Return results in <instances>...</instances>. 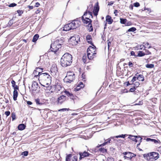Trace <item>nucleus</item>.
Returning <instances> with one entry per match:
<instances>
[{
    "instance_id": "obj_64",
    "label": "nucleus",
    "mask_w": 161,
    "mask_h": 161,
    "mask_svg": "<svg viewBox=\"0 0 161 161\" xmlns=\"http://www.w3.org/2000/svg\"><path fill=\"white\" fill-rule=\"evenodd\" d=\"M158 150L159 151L160 153L161 154V147L158 148Z\"/></svg>"
},
{
    "instance_id": "obj_39",
    "label": "nucleus",
    "mask_w": 161,
    "mask_h": 161,
    "mask_svg": "<svg viewBox=\"0 0 161 161\" xmlns=\"http://www.w3.org/2000/svg\"><path fill=\"white\" fill-rule=\"evenodd\" d=\"M17 12L19 14V15L20 16L23 13V11L22 10H17Z\"/></svg>"
},
{
    "instance_id": "obj_52",
    "label": "nucleus",
    "mask_w": 161,
    "mask_h": 161,
    "mask_svg": "<svg viewBox=\"0 0 161 161\" xmlns=\"http://www.w3.org/2000/svg\"><path fill=\"white\" fill-rule=\"evenodd\" d=\"M11 83L12 84V86H15V82L14 80H12Z\"/></svg>"
},
{
    "instance_id": "obj_35",
    "label": "nucleus",
    "mask_w": 161,
    "mask_h": 161,
    "mask_svg": "<svg viewBox=\"0 0 161 161\" xmlns=\"http://www.w3.org/2000/svg\"><path fill=\"white\" fill-rule=\"evenodd\" d=\"M11 117H12L13 120H15L16 118V115H15V113H12Z\"/></svg>"
},
{
    "instance_id": "obj_14",
    "label": "nucleus",
    "mask_w": 161,
    "mask_h": 161,
    "mask_svg": "<svg viewBox=\"0 0 161 161\" xmlns=\"http://www.w3.org/2000/svg\"><path fill=\"white\" fill-rule=\"evenodd\" d=\"M50 70L52 73H56L57 72V67L55 64H53L52 65L51 68Z\"/></svg>"
},
{
    "instance_id": "obj_3",
    "label": "nucleus",
    "mask_w": 161,
    "mask_h": 161,
    "mask_svg": "<svg viewBox=\"0 0 161 161\" xmlns=\"http://www.w3.org/2000/svg\"><path fill=\"white\" fill-rule=\"evenodd\" d=\"M63 42L62 39L57 40L51 44L50 49L54 53L58 54L59 49L61 47V45L63 44Z\"/></svg>"
},
{
    "instance_id": "obj_44",
    "label": "nucleus",
    "mask_w": 161,
    "mask_h": 161,
    "mask_svg": "<svg viewBox=\"0 0 161 161\" xmlns=\"http://www.w3.org/2000/svg\"><path fill=\"white\" fill-rule=\"evenodd\" d=\"M13 23V21L12 20H10L9 21L8 23V26H11L12 25Z\"/></svg>"
},
{
    "instance_id": "obj_51",
    "label": "nucleus",
    "mask_w": 161,
    "mask_h": 161,
    "mask_svg": "<svg viewBox=\"0 0 161 161\" xmlns=\"http://www.w3.org/2000/svg\"><path fill=\"white\" fill-rule=\"evenodd\" d=\"M68 109L67 108H62V109H61L59 110L58 111H68Z\"/></svg>"
},
{
    "instance_id": "obj_43",
    "label": "nucleus",
    "mask_w": 161,
    "mask_h": 161,
    "mask_svg": "<svg viewBox=\"0 0 161 161\" xmlns=\"http://www.w3.org/2000/svg\"><path fill=\"white\" fill-rule=\"evenodd\" d=\"M43 68H39V67H37L36 69V70H37L38 71H40L41 72V71H42V70H43Z\"/></svg>"
},
{
    "instance_id": "obj_60",
    "label": "nucleus",
    "mask_w": 161,
    "mask_h": 161,
    "mask_svg": "<svg viewBox=\"0 0 161 161\" xmlns=\"http://www.w3.org/2000/svg\"><path fill=\"white\" fill-rule=\"evenodd\" d=\"M130 54H131V55L132 56H136L135 55V52L134 51H131L130 52Z\"/></svg>"
},
{
    "instance_id": "obj_42",
    "label": "nucleus",
    "mask_w": 161,
    "mask_h": 161,
    "mask_svg": "<svg viewBox=\"0 0 161 161\" xmlns=\"http://www.w3.org/2000/svg\"><path fill=\"white\" fill-rule=\"evenodd\" d=\"M152 142H153L155 143H157L160 142V141L159 140H156L155 139H153Z\"/></svg>"
},
{
    "instance_id": "obj_61",
    "label": "nucleus",
    "mask_w": 161,
    "mask_h": 161,
    "mask_svg": "<svg viewBox=\"0 0 161 161\" xmlns=\"http://www.w3.org/2000/svg\"><path fill=\"white\" fill-rule=\"evenodd\" d=\"M39 5H40V3H39L37 2L36 3L35 7H38Z\"/></svg>"
},
{
    "instance_id": "obj_17",
    "label": "nucleus",
    "mask_w": 161,
    "mask_h": 161,
    "mask_svg": "<svg viewBox=\"0 0 161 161\" xmlns=\"http://www.w3.org/2000/svg\"><path fill=\"white\" fill-rule=\"evenodd\" d=\"M106 21L109 24H111L113 22V19L109 15H107L106 17Z\"/></svg>"
},
{
    "instance_id": "obj_13",
    "label": "nucleus",
    "mask_w": 161,
    "mask_h": 161,
    "mask_svg": "<svg viewBox=\"0 0 161 161\" xmlns=\"http://www.w3.org/2000/svg\"><path fill=\"white\" fill-rule=\"evenodd\" d=\"M96 53L88 52L87 55L88 58L90 60L96 57Z\"/></svg>"
},
{
    "instance_id": "obj_34",
    "label": "nucleus",
    "mask_w": 161,
    "mask_h": 161,
    "mask_svg": "<svg viewBox=\"0 0 161 161\" xmlns=\"http://www.w3.org/2000/svg\"><path fill=\"white\" fill-rule=\"evenodd\" d=\"M99 151L101 152L104 153L107 151V150L105 149L104 148H101L99 149Z\"/></svg>"
},
{
    "instance_id": "obj_12",
    "label": "nucleus",
    "mask_w": 161,
    "mask_h": 161,
    "mask_svg": "<svg viewBox=\"0 0 161 161\" xmlns=\"http://www.w3.org/2000/svg\"><path fill=\"white\" fill-rule=\"evenodd\" d=\"M38 84L35 81H33L32 82V85L31 86V90L33 92L34 91H36L38 87Z\"/></svg>"
},
{
    "instance_id": "obj_15",
    "label": "nucleus",
    "mask_w": 161,
    "mask_h": 161,
    "mask_svg": "<svg viewBox=\"0 0 161 161\" xmlns=\"http://www.w3.org/2000/svg\"><path fill=\"white\" fill-rule=\"evenodd\" d=\"M128 138L130 139L133 141L135 138L138 139L139 138V137H140V136H133L131 135H128Z\"/></svg>"
},
{
    "instance_id": "obj_56",
    "label": "nucleus",
    "mask_w": 161,
    "mask_h": 161,
    "mask_svg": "<svg viewBox=\"0 0 161 161\" xmlns=\"http://www.w3.org/2000/svg\"><path fill=\"white\" fill-rule=\"evenodd\" d=\"M118 10H115L114 11V14H115V16L117 15Z\"/></svg>"
},
{
    "instance_id": "obj_4",
    "label": "nucleus",
    "mask_w": 161,
    "mask_h": 161,
    "mask_svg": "<svg viewBox=\"0 0 161 161\" xmlns=\"http://www.w3.org/2000/svg\"><path fill=\"white\" fill-rule=\"evenodd\" d=\"M75 22H77V21H73L65 25L63 27V30L68 31L71 30L75 29L78 26Z\"/></svg>"
},
{
    "instance_id": "obj_2",
    "label": "nucleus",
    "mask_w": 161,
    "mask_h": 161,
    "mask_svg": "<svg viewBox=\"0 0 161 161\" xmlns=\"http://www.w3.org/2000/svg\"><path fill=\"white\" fill-rule=\"evenodd\" d=\"M72 55L68 53H65L61 59V65L63 67L70 65L72 62Z\"/></svg>"
},
{
    "instance_id": "obj_63",
    "label": "nucleus",
    "mask_w": 161,
    "mask_h": 161,
    "mask_svg": "<svg viewBox=\"0 0 161 161\" xmlns=\"http://www.w3.org/2000/svg\"><path fill=\"white\" fill-rule=\"evenodd\" d=\"M111 42H108V48L109 49L110 46L111 45Z\"/></svg>"
},
{
    "instance_id": "obj_59",
    "label": "nucleus",
    "mask_w": 161,
    "mask_h": 161,
    "mask_svg": "<svg viewBox=\"0 0 161 161\" xmlns=\"http://www.w3.org/2000/svg\"><path fill=\"white\" fill-rule=\"evenodd\" d=\"M152 139H151L150 138H147L146 139V140L147 142L152 141Z\"/></svg>"
},
{
    "instance_id": "obj_18",
    "label": "nucleus",
    "mask_w": 161,
    "mask_h": 161,
    "mask_svg": "<svg viewBox=\"0 0 161 161\" xmlns=\"http://www.w3.org/2000/svg\"><path fill=\"white\" fill-rule=\"evenodd\" d=\"M94 47L92 46L89 47L87 49V53L88 52L96 53V47L95 46Z\"/></svg>"
},
{
    "instance_id": "obj_26",
    "label": "nucleus",
    "mask_w": 161,
    "mask_h": 161,
    "mask_svg": "<svg viewBox=\"0 0 161 161\" xmlns=\"http://www.w3.org/2000/svg\"><path fill=\"white\" fill-rule=\"evenodd\" d=\"M72 156V155L71 154L67 155L66 157V161H71V158Z\"/></svg>"
},
{
    "instance_id": "obj_11",
    "label": "nucleus",
    "mask_w": 161,
    "mask_h": 161,
    "mask_svg": "<svg viewBox=\"0 0 161 161\" xmlns=\"http://www.w3.org/2000/svg\"><path fill=\"white\" fill-rule=\"evenodd\" d=\"M66 99V96L63 95L60 96L58 98L57 102L58 103L61 104Z\"/></svg>"
},
{
    "instance_id": "obj_6",
    "label": "nucleus",
    "mask_w": 161,
    "mask_h": 161,
    "mask_svg": "<svg viewBox=\"0 0 161 161\" xmlns=\"http://www.w3.org/2000/svg\"><path fill=\"white\" fill-rule=\"evenodd\" d=\"M89 17H85L84 18L83 16L82 17V21L85 24H88V29L89 31H92L93 30L92 24V20L89 19Z\"/></svg>"
},
{
    "instance_id": "obj_10",
    "label": "nucleus",
    "mask_w": 161,
    "mask_h": 161,
    "mask_svg": "<svg viewBox=\"0 0 161 161\" xmlns=\"http://www.w3.org/2000/svg\"><path fill=\"white\" fill-rule=\"evenodd\" d=\"M79 154L80 155V158H79V160H81L82 159L84 158L87 157L91 155L90 153L86 151H84L83 153H80Z\"/></svg>"
},
{
    "instance_id": "obj_8",
    "label": "nucleus",
    "mask_w": 161,
    "mask_h": 161,
    "mask_svg": "<svg viewBox=\"0 0 161 161\" xmlns=\"http://www.w3.org/2000/svg\"><path fill=\"white\" fill-rule=\"evenodd\" d=\"M148 156L149 157H151V158H153L155 160L158 159L159 157V154L158 153L154 152H152L148 154Z\"/></svg>"
},
{
    "instance_id": "obj_46",
    "label": "nucleus",
    "mask_w": 161,
    "mask_h": 161,
    "mask_svg": "<svg viewBox=\"0 0 161 161\" xmlns=\"http://www.w3.org/2000/svg\"><path fill=\"white\" fill-rule=\"evenodd\" d=\"M134 6L137 7L140 6V4L139 3L136 2L134 3Z\"/></svg>"
},
{
    "instance_id": "obj_37",
    "label": "nucleus",
    "mask_w": 161,
    "mask_h": 161,
    "mask_svg": "<svg viewBox=\"0 0 161 161\" xmlns=\"http://www.w3.org/2000/svg\"><path fill=\"white\" fill-rule=\"evenodd\" d=\"M106 161H114V159L112 157H109Z\"/></svg>"
},
{
    "instance_id": "obj_19",
    "label": "nucleus",
    "mask_w": 161,
    "mask_h": 161,
    "mask_svg": "<svg viewBox=\"0 0 161 161\" xmlns=\"http://www.w3.org/2000/svg\"><path fill=\"white\" fill-rule=\"evenodd\" d=\"M64 93H65V94L67 95L68 96L70 97L71 99H74V96L72 94L70 93L69 92L66 90L64 91Z\"/></svg>"
},
{
    "instance_id": "obj_58",
    "label": "nucleus",
    "mask_w": 161,
    "mask_h": 161,
    "mask_svg": "<svg viewBox=\"0 0 161 161\" xmlns=\"http://www.w3.org/2000/svg\"><path fill=\"white\" fill-rule=\"evenodd\" d=\"M114 3V2L112 1L110 2H108V5H112Z\"/></svg>"
},
{
    "instance_id": "obj_28",
    "label": "nucleus",
    "mask_w": 161,
    "mask_h": 161,
    "mask_svg": "<svg viewBox=\"0 0 161 161\" xmlns=\"http://www.w3.org/2000/svg\"><path fill=\"white\" fill-rule=\"evenodd\" d=\"M120 22L122 24H125L127 21V19H125L120 18Z\"/></svg>"
},
{
    "instance_id": "obj_31",
    "label": "nucleus",
    "mask_w": 161,
    "mask_h": 161,
    "mask_svg": "<svg viewBox=\"0 0 161 161\" xmlns=\"http://www.w3.org/2000/svg\"><path fill=\"white\" fill-rule=\"evenodd\" d=\"M128 134H124V135L122 134L121 135H119L118 136H116L115 137L116 138H118L119 137L125 138V136H128Z\"/></svg>"
},
{
    "instance_id": "obj_16",
    "label": "nucleus",
    "mask_w": 161,
    "mask_h": 161,
    "mask_svg": "<svg viewBox=\"0 0 161 161\" xmlns=\"http://www.w3.org/2000/svg\"><path fill=\"white\" fill-rule=\"evenodd\" d=\"M42 74V73H41L40 71H38L37 70L35 69L34 70L32 75H33L35 77H37L38 76V78H39V75Z\"/></svg>"
},
{
    "instance_id": "obj_53",
    "label": "nucleus",
    "mask_w": 161,
    "mask_h": 161,
    "mask_svg": "<svg viewBox=\"0 0 161 161\" xmlns=\"http://www.w3.org/2000/svg\"><path fill=\"white\" fill-rule=\"evenodd\" d=\"M124 155H126L127 154L132 155V153L131 152H125L123 153Z\"/></svg>"
},
{
    "instance_id": "obj_20",
    "label": "nucleus",
    "mask_w": 161,
    "mask_h": 161,
    "mask_svg": "<svg viewBox=\"0 0 161 161\" xmlns=\"http://www.w3.org/2000/svg\"><path fill=\"white\" fill-rule=\"evenodd\" d=\"M99 10V7L98 6L97 7H94L93 12L95 16H97V15Z\"/></svg>"
},
{
    "instance_id": "obj_57",
    "label": "nucleus",
    "mask_w": 161,
    "mask_h": 161,
    "mask_svg": "<svg viewBox=\"0 0 161 161\" xmlns=\"http://www.w3.org/2000/svg\"><path fill=\"white\" fill-rule=\"evenodd\" d=\"M133 64L132 63H131V62H130L128 63V65L129 66H130L131 67H132V66H133Z\"/></svg>"
},
{
    "instance_id": "obj_21",
    "label": "nucleus",
    "mask_w": 161,
    "mask_h": 161,
    "mask_svg": "<svg viewBox=\"0 0 161 161\" xmlns=\"http://www.w3.org/2000/svg\"><path fill=\"white\" fill-rule=\"evenodd\" d=\"M104 140L105 141L102 144V146H105L106 145H108L111 142V140L110 138L106 140L104 139Z\"/></svg>"
},
{
    "instance_id": "obj_32",
    "label": "nucleus",
    "mask_w": 161,
    "mask_h": 161,
    "mask_svg": "<svg viewBox=\"0 0 161 161\" xmlns=\"http://www.w3.org/2000/svg\"><path fill=\"white\" fill-rule=\"evenodd\" d=\"M136 28L134 27H131L130 29H129L128 30V31L129 32H134L136 30Z\"/></svg>"
},
{
    "instance_id": "obj_25",
    "label": "nucleus",
    "mask_w": 161,
    "mask_h": 161,
    "mask_svg": "<svg viewBox=\"0 0 161 161\" xmlns=\"http://www.w3.org/2000/svg\"><path fill=\"white\" fill-rule=\"evenodd\" d=\"M39 37V35L38 34H36L33 36L32 41L33 42H35L38 39Z\"/></svg>"
},
{
    "instance_id": "obj_24",
    "label": "nucleus",
    "mask_w": 161,
    "mask_h": 161,
    "mask_svg": "<svg viewBox=\"0 0 161 161\" xmlns=\"http://www.w3.org/2000/svg\"><path fill=\"white\" fill-rule=\"evenodd\" d=\"M137 79L140 81H143L144 80V78L143 75H137Z\"/></svg>"
},
{
    "instance_id": "obj_47",
    "label": "nucleus",
    "mask_w": 161,
    "mask_h": 161,
    "mask_svg": "<svg viewBox=\"0 0 161 161\" xmlns=\"http://www.w3.org/2000/svg\"><path fill=\"white\" fill-rule=\"evenodd\" d=\"M134 85L136 87L140 85V83L139 82H135L134 84Z\"/></svg>"
},
{
    "instance_id": "obj_23",
    "label": "nucleus",
    "mask_w": 161,
    "mask_h": 161,
    "mask_svg": "<svg viewBox=\"0 0 161 161\" xmlns=\"http://www.w3.org/2000/svg\"><path fill=\"white\" fill-rule=\"evenodd\" d=\"M18 93L17 90H14L13 92V99L14 101L17 100V97L18 96Z\"/></svg>"
},
{
    "instance_id": "obj_40",
    "label": "nucleus",
    "mask_w": 161,
    "mask_h": 161,
    "mask_svg": "<svg viewBox=\"0 0 161 161\" xmlns=\"http://www.w3.org/2000/svg\"><path fill=\"white\" fill-rule=\"evenodd\" d=\"M144 53L145 55H149L150 54H151V53L149 51V50H146L145 51V52Z\"/></svg>"
},
{
    "instance_id": "obj_5",
    "label": "nucleus",
    "mask_w": 161,
    "mask_h": 161,
    "mask_svg": "<svg viewBox=\"0 0 161 161\" xmlns=\"http://www.w3.org/2000/svg\"><path fill=\"white\" fill-rule=\"evenodd\" d=\"M75 78V74L72 72L69 71L67 72L64 80L66 83H70L73 81Z\"/></svg>"
},
{
    "instance_id": "obj_49",
    "label": "nucleus",
    "mask_w": 161,
    "mask_h": 161,
    "mask_svg": "<svg viewBox=\"0 0 161 161\" xmlns=\"http://www.w3.org/2000/svg\"><path fill=\"white\" fill-rule=\"evenodd\" d=\"M10 114V112L9 111H6L5 112V114L7 116H9Z\"/></svg>"
},
{
    "instance_id": "obj_7",
    "label": "nucleus",
    "mask_w": 161,
    "mask_h": 161,
    "mask_svg": "<svg viewBox=\"0 0 161 161\" xmlns=\"http://www.w3.org/2000/svg\"><path fill=\"white\" fill-rule=\"evenodd\" d=\"M92 5H90V6L87 7V9L86 10V11L85 12L83 15H87V14H88L90 16L89 17V18H93V16L92 15Z\"/></svg>"
},
{
    "instance_id": "obj_27",
    "label": "nucleus",
    "mask_w": 161,
    "mask_h": 161,
    "mask_svg": "<svg viewBox=\"0 0 161 161\" xmlns=\"http://www.w3.org/2000/svg\"><path fill=\"white\" fill-rule=\"evenodd\" d=\"M35 101L37 105H42L43 104L42 103L40 102V100L38 98L36 99Z\"/></svg>"
},
{
    "instance_id": "obj_41",
    "label": "nucleus",
    "mask_w": 161,
    "mask_h": 161,
    "mask_svg": "<svg viewBox=\"0 0 161 161\" xmlns=\"http://www.w3.org/2000/svg\"><path fill=\"white\" fill-rule=\"evenodd\" d=\"M86 56H85V55L83 56L82 57V59L83 62L85 63H86Z\"/></svg>"
},
{
    "instance_id": "obj_54",
    "label": "nucleus",
    "mask_w": 161,
    "mask_h": 161,
    "mask_svg": "<svg viewBox=\"0 0 161 161\" xmlns=\"http://www.w3.org/2000/svg\"><path fill=\"white\" fill-rule=\"evenodd\" d=\"M86 39L87 40H90L91 39V37L90 36H87L86 37Z\"/></svg>"
},
{
    "instance_id": "obj_55",
    "label": "nucleus",
    "mask_w": 161,
    "mask_h": 161,
    "mask_svg": "<svg viewBox=\"0 0 161 161\" xmlns=\"http://www.w3.org/2000/svg\"><path fill=\"white\" fill-rule=\"evenodd\" d=\"M26 103H27V104H28V105H31L32 104V103L31 101H27Z\"/></svg>"
},
{
    "instance_id": "obj_45",
    "label": "nucleus",
    "mask_w": 161,
    "mask_h": 161,
    "mask_svg": "<svg viewBox=\"0 0 161 161\" xmlns=\"http://www.w3.org/2000/svg\"><path fill=\"white\" fill-rule=\"evenodd\" d=\"M16 5H17L16 4L14 3H11L10 5H9V7H14V6H16Z\"/></svg>"
},
{
    "instance_id": "obj_48",
    "label": "nucleus",
    "mask_w": 161,
    "mask_h": 161,
    "mask_svg": "<svg viewBox=\"0 0 161 161\" xmlns=\"http://www.w3.org/2000/svg\"><path fill=\"white\" fill-rule=\"evenodd\" d=\"M14 89V90H17L19 89V87L17 85H15V86H13Z\"/></svg>"
},
{
    "instance_id": "obj_1",
    "label": "nucleus",
    "mask_w": 161,
    "mask_h": 161,
    "mask_svg": "<svg viewBox=\"0 0 161 161\" xmlns=\"http://www.w3.org/2000/svg\"><path fill=\"white\" fill-rule=\"evenodd\" d=\"M40 83L42 86L49 88L51 82V77L47 73H43L39 75L38 78Z\"/></svg>"
},
{
    "instance_id": "obj_29",
    "label": "nucleus",
    "mask_w": 161,
    "mask_h": 161,
    "mask_svg": "<svg viewBox=\"0 0 161 161\" xmlns=\"http://www.w3.org/2000/svg\"><path fill=\"white\" fill-rule=\"evenodd\" d=\"M145 55V54L142 51H139L138 53L137 56L139 57H142Z\"/></svg>"
},
{
    "instance_id": "obj_62",
    "label": "nucleus",
    "mask_w": 161,
    "mask_h": 161,
    "mask_svg": "<svg viewBox=\"0 0 161 161\" xmlns=\"http://www.w3.org/2000/svg\"><path fill=\"white\" fill-rule=\"evenodd\" d=\"M27 7L30 9H32L33 8V7L32 6H28Z\"/></svg>"
},
{
    "instance_id": "obj_30",
    "label": "nucleus",
    "mask_w": 161,
    "mask_h": 161,
    "mask_svg": "<svg viewBox=\"0 0 161 161\" xmlns=\"http://www.w3.org/2000/svg\"><path fill=\"white\" fill-rule=\"evenodd\" d=\"M154 65L153 64H147L146 65V67L148 68H152L154 67Z\"/></svg>"
},
{
    "instance_id": "obj_38",
    "label": "nucleus",
    "mask_w": 161,
    "mask_h": 161,
    "mask_svg": "<svg viewBox=\"0 0 161 161\" xmlns=\"http://www.w3.org/2000/svg\"><path fill=\"white\" fill-rule=\"evenodd\" d=\"M77 157L76 156H74L72 158V161H77Z\"/></svg>"
},
{
    "instance_id": "obj_36",
    "label": "nucleus",
    "mask_w": 161,
    "mask_h": 161,
    "mask_svg": "<svg viewBox=\"0 0 161 161\" xmlns=\"http://www.w3.org/2000/svg\"><path fill=\"white\" fill-rule=\"evenodd\" d=\"M28 152L27 151H25L22 153V155L26 156L28 155Z\"/></svg>"
},
{
    "instance_id": "obj_33",
    "label": "nucleus",
    "mask_w": 161,
    "mask_h": 161,
    "mask_svg": "<svg viewBox=\"0 0 161 161\" xmlns=\"http://www.w3.org/2000/svg\"><path fill=\"white\" fill-rule=\"evenodd\" d=\"M137 73L136 75H135V76H134L133 77L132 79V80H131V82H132V83H133L135 81H136V79H137Z\"/></svg>"
},
{
    "instance_id": "obj_22",
    "label": "nucleus",
    "mask_w": 161,
    "mask_h": 161,
    "mask_svg": "<svg viewBox=\"0 0 161 161\" xmlns=\"http://www.w3.org/2000/svg\"><path fill=\"white\" fill-rule=\"evenodd\" d=\"M25 127V125L24 124H20L19 125L18 128L19 130H24Z\"/></svg>"
},
{
    "instance_id": "obj_9",
    "label": "nucleus",
    "mask_w": 161,
    "mask_h": 161,
    "mask_svg": "<svg viewBox=\"0 0 161 161\" xmlns=\"http://www.w3.org/2000/svg\"><path fill=\"white\" fill-rule=\"evenodd\" d=\"M79 39V38L77 35H75L70 37L69 38L70 41L76 44L78 43V41Z\"/></svg>"
},
{
    "instance_id": "obj_50",
    "label": "nucleus",
    "mask_w": 161,
    "mask_h": 161,
    "mask_svg": "<svg viewBox=\"0 0 161 161\" xmlns=\"http://www.w3.org/2000/svg\"><path fill=\"white\" fill-rule=\"evenodd\" d=\"M136 89L135 88V87L131 88H130V92H133L136 90Z\"/></svg>"
}]
</instances>
